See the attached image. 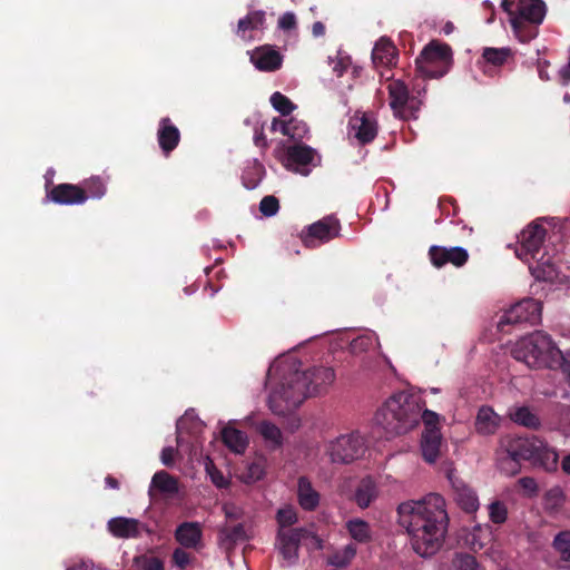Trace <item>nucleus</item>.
I'll return each mask as SVG.
<instances>
[{"label":"nucleus","instance_id":"2eb2a0df","mask_svg":"<svg viewBox=\"0 0 570 570\" xmlns=\"http://www.w3.org/2000/svg\"><path fill=\"white\" fill-rule=\"evenodd\" d=\"M448 480L451 483L458 505L468 513L475 512L479 508V500L473 489L459 478L453 470L448 472Z\"/></svg>","mask_w":570,"mask_h":570},{"label":"nucleus","instance_id":"7c9ffc66","mask_svg":"<svg viewBox=\"0 0 570 570\" xmlns=\"http://www.w3.org/2000/svg\"><path fill=\"white\" fill-rule=\"evenodd\" d=\"M151 485L166 495H174L179 491L178 480L166 471L156 472Z\"/></svg>","mask_w":570,"mask_h":570},{"label":"nucleus","instance_id":"864d4df0","mask_svg":"<svg viewBox=\"0 0 570 570\" xmlns=\"http://www.w3.org/2000/svg\"><path fill=\"white\" fill-rule=\"evenodd\" d=\"M428 78H422L419 72H416V77L412 83V95H415L420 98L423 94H425V80Z\"/></svg>","mask_w":570,"mask_h":570},{"label":"nucleus","instance_id":"6e6d98bb","mask_svg":"<svg viewBox=\"0 0 570 570\" xmlns=\"http://www.w3.org/2000/svg\"><path fill=\"white\" fill-rule=\"evenodd\" d=\"M264 475V469L261 463H253L248 468V478L252 481H258Z\"/></svg>","mask_w":570,"mask_h":570},{"label":"nucleus","instance_id":"09e8293b","mask_svg":"<svg viewBox=\"0 0 570 570\" xmlns=\"http://www.w3.org/2000/svg\"><path fill=\"white\" fill-rule=\"evenodd\" d=\"M173 562L179 569H185L190 563V554L185 550V548H177L173 552Z\"/></svg>","mask_w":570,"mask_h":570},{"label":"nucleus","instance_id":"dca6fc26","mask_svg":"<svg viewBox=\"0 0 570 570\" xmlns=\"http://www.w3.org/2000/svg\"><path fill=\"white\" fill-rule=\"evenodd\" d=\"M315 150L306 145H294L286 149V158L284 165L286 168L292 169L302 175H308V165L313 164Z\"/></svg>","mask_w":570,"mask_h":570},{"label":"nucleus","instance_id":"a18cd8bd","mask_svg":"<svg viewBox=\"0 0 570 570\" xmlns=\"http://www.w3.org/2000/svg\"><path fill=\"white\" fill-rule=\"evenodd\" d=\"M259 210L266 217H272L276 215L277 212L279 210L278 199L273 195L263 197V199L259 203Z\"/></svg>","mask_w":570,"mask_h":570},{"label":"nucleus","instance_id":"13d9d810","mask_svg":"<svg viewBox=\"0 0 570 570\" xmlns=\"http://www.w3.org/2000/svg\"><path fill=\"white\" fill-rule=\"evenodd\" d=\"M247 30H252V22L248 17H244L238 20L237 23V35L245 39V33Z\"/></svg>","mask_w":570,"mask_h":570},{"label":"nucleus","instance_id":"a211bd4d","mask_svg":"<svg viewBox=\"0 0 570 570\" xmlns=\"http://www.w3.org/2000/svg\"><path fill=\"white\" fill-rule=\"evenodd\" d=\"M250 61L258 70L272 72L282 67L283 57L272 46H261L253 51Z\"/></svg>","mask_w":570,"mask_h":570},{"label":"nucleus","instance_id":"412c9836","mask_svg":"<svg viewBox=\"0 0 570 570\" xmlns=\"http://www.w3.org/2000/svg\"><path fill=\"white\" fill-rule=\"evenodd\" d=\"M157 139L164 155L168 156L180 141V131L168 117L161 118L157 130Z\"/></svg>","mask_w":570,"mask_h":570},{"label":"nucleus","instance_id":"4c0bfd02","mask_svg":"<svg viewBox=\"0 0 570 570\" xmlns=\"http://www.w3.org/2000/svg\"><path fill=\"white\" fill-rule=\"evenodd\" d=\"M566 502V494L560 487H553L544 494V509L550 513L560 511Z\"/></svg>","mask_w":570,"mask_h":570},{"label":"nucleus","instance_id":"79ce46f5","mask_svg":"<svg viewBox=\"0 0 570 570\" xmlns=\"http://www.w3.org/2000/svg\"><path fill=\"white\" fill-rule=\"evenodd\" d=\"M206 473L209 475L210 481L218 489H225L229 485V480L226 479L223 472L215 465V463L207 458L205 463Z\"/></svg>","mask_w":570,"mask_h":570},{"label":"nucleus","instance_id":"a19ab883","mask_svg":"<svg viewBox=\"0 0 570 570\" xmlns=\"http://www.w3.org/2000/svg\"><path fill=\"white\" fill-rule=\"evenodd\" d=\"M297 512L292 505L279 509L276 513V521L279 529H292L291 527L297 522Z\"/></svg>","mask_w":570,"mask_h":570},{"label":"nucleus","instance_id":"f8f14e48","mask_svg":"<svg viewBox=\"0 0 570 570\" xmlns=\"http://www.w3.org/2000/svg\"><path fill=\"white\" fill-rule=\"evenodd\" d=\"M541 318V303L534 298H524L512 305L498 322V328L504 332L509 324H537Z\"/></svg>","mask_w":570,"mask_h":570},{"label":"nucleus","instance_id":"ddd939ff","mask_svg":"<svg viewBox=\"0 0 570 570\" xmlns=\"http://www.w3.org/2000/svg\"><path fill=\"white\" fill-rule=\"evenodd\" d=\"M311 531L306 528L278 529L276 534V546L288 566L295 564L298 560V549L301 541L308 538Z\"/></svg>","mask_w":570,"mask_h":570},{"label":"nucleus","instance_id":"6ab92c4d","mask_svg":"<svg viewBox=\"0 0 570 570\" xmlns=\"http://www.w3.org/2000/svg\"><path fill=\"white\" fill-rule=\"evenodd\" d=\"M175 540L185 549L202 547L203 529L199 522L185 521L175 530Z\"/></svg>","mask_w":570,"mask_h":570},{"label":"nucleus","instance_id":"a878e982","mask_svg":"<svg viewBox=\"0 0 570 570\" xmlns=\"http://www.w3.org/2000/svg\"><path fill=\"white\" fill-rule=\"evenodd\" d=\"M139 522L136 519L114 518L108 522L109 531L118 538H136L139 534Z\"/></svg>","mask_w":570,"mask_h":570},{"label":"nucleus","instance_id":"680f3d73","mask_svg":"<svg viewBox=\"0 0 570 570\" xmlns=\"http://www.w3.org/2000/svg\"><path fill=\"white\" fill-rule=\"evenodd\" d=\"M517 2L514 0H502L501 7L503 11H505L509 16V21L512 20V16H514Z\"/></svg>","mask_w":570,"mask_h":570},{"label":"nucleus","instance_id":"2f4dec72","mask_svg":"<svg viewBox=\"0 0 570 570\" xmlns=\"http://www.w3.org/2000/svg\"><path fill=\"white\" fill-rule=\"evenodd\" d=\"M497 415L491 407L482 406L476 415L475 428L479 433L493 434L498 429Z\"/></svg>","mask_w":570,"mask_h":570},{"label":"nucleus","instance_id":"3c124183","mask_svg":"<svg viewBox=\"0 0 570 570\" xmlns=\"http://www.w3.org/2000/svg\"><path fill=\"white\" fill-rule=\"evenodd\" d=\"M520 487L528 495H535L538 492V484L531 476H523L519 480Z\"/></svg>","mask_w":570,"mask_h":570},{"label":"nucleus","instance_id":"4468645a","mask_svg":"<svg viewBox=\"0 0 570 570\" xmlns=\"http://www.w3.org/2000/svg\"><path fill=\"white\" fill-rule=\"evenodd\" d=\"M429 257L433 266L441 268L446 264L455 267H462L469 261V253L460 246L445 247L432 245L429 248Z\"/></svg>","mask_w":570,"mask_h":570},{"label":"nucleus","instance_id":"37998d69","mask_svg":"<svg viewBox=\"0 0 570 570\" xmlns=\"http://www.w3.org/2000/svg\"><path fill=\"white\" fill-rule=\"evenodd\" d=\"M453 564L458 570H480L475 557L470 553H456Z\"/></svg>","mask_w":570,"mask_h":570},{"label":"nucleus","instance_id":"49530a36","mask_svg":"<svg viewBox=\"0 0 570 570\" xmlns=\"http://www.w3.org/2000/svg\"><path fill=\"white\" fill-rule=\"evenodd\" d=\"M489 515L492 522L501 524L508 517L507 507L500 501H494L489 505Z\"/></svg>","mask_w":570,"mask_h":570},{"label":"nucleus","instance_id":"393cba45","mask_svg":"<svg viewBox=\"0 0 570 570\" xmlns=\"http://www.w3.org/2000/svg\"><path fill=\"white\" fill-rule=\"evenodd\" d=\"M509 417L518 425L530 430H539L542 425L541 419L527 405L517 406L510 410Z\"/></svg>","mask_w":570,"mask_h":570},{"label":"nucleus","instance_id":"f03ea898","mask_svg":"<svg viewBox=\"0 0 570 570\" xmlns=\"http://www.w3.org/2000/svg\"><path fill=\"white\" fill-rule=\"evenodd\" d=\"M335 381L332 367L312 366L306 371H294L283 376L282 382L268 397V406L276 415H285L298 407L304 400L326 392Z\"/></svg>","mask_w":570,"mask_h":570},{"label":"nucleus","instance_id":"f257e3e1","mask_svg":"<svg viewBox=\"0 0 570 570\" xmlns=\"http://www.w3.org/2000/svg\"><path fill=\"white\" fill-rule=\"evenodd\" d=\"M397 513L399 523L406 529L412 548L419 556L431 557L441 549L449 524L442 495L430 493L421 501L403 502Z\"/></svg>","mask_w":570,"mask_h":570},{"label":"nucleus","instance_id":"ea45409f","mask_svg":"<svg viewBox=\"0 0 570 570\" xmlns=\"http://www.w3.org/2000/svg\"><path fill=\"white\" fill-rule=\"evenodd\" d=\"M269 100L273 108L277 110L282 116H288L296 109V105L279 91L274 92Z\"/></svg>","mask_w":570,"mask_h":570},{"label":"nucleus","instance_id":"20e7f679","mask_svg":"<svg viewBox=\"0 0 570 570\" xmlns=\"http://www.w3.org/2000/svg\"><path fill=\"white\" fill-rule=\"evenodd\" d=\"M501 448L507 456L500 460V466L508 474L518 473L521 461H529L547 472L557 471L558 453L538 436L507 435L501 439Z\"/></svg>","mask_w":570,"mask_h":570},{"label":"nucleus","instance_id":"603ef678","mask_svg":"<svg viewBox=\"0 0 570 570\" xmlns=\"http://www.w3.org/2000/svg\"><path fill=\"white\" fill-rule=\"evenodd\" d=\"M247 17L252 22V30L258 29L265 23V12L263 10L252 11Z\"/></svg>","mask_w":570,"mask_h":570},{"label":"nucleus","instance_id":"0e129e2a","mask_svg":"<svg viewBox=\"0 0 570 570\" xmlns=\"http://www.w3.org/2000/svg\"><path fill=\"white\" fill-rule=\"evenodd\" d=\"M549 67V61H539L538 62V73L541 80L547 81L549 80V75L547 71V68Z\"/></svg>","mask_w":570,"mask_h":570},{"label":"nucleus","instance_id":"c9c22d12","mask_svg":"<svg viewBox=\"0 0 570 570\" xmlns=\"http://www.w3.org/2000/svg\"><path fill=\"white\" fill-rule=\"evenodd\" d=\"M356 556V547L348 543L342 550H336L327 558V563L335 568H345Z\"/></svg>","mask_w":570,"mask_h":570},{"label":"nucleus","instance_id":"0eeeda50","mask_svg":"<svg viewBox=\"0 0 570 570\" xmlns=\"http://www.w3.org/2000/svg\"><path fill=\"white\" fill-rule=\"evenodd\" d=\"M546 13L547 6L542 0H518L514 16L510 20L513 36L521 43L535 39Z\"/></svg>","mask_w":570,"mask_h":570},{"label":"nucleus","instance_id":"4d7b16f0","mask_svg":"<svg viewBox=\"0 0 570 570\" xmlns=\"http://www.w3.org/2000/svg\"><path fill=\"white\" fill-rule=\"evenodd\" d=\"M254 144L255 146L262 148L263 150H266L268 148V141L264 134L263 128L255 129Z\"/></svg>","mask_w":570,"mask_h":570},{"label":"nucleus","instance_id":"f3484780","mask_svg":"<svg viewBox=\"0 0 570 570\" xmlns=\"http://www.w3.org/2000/svg\"><path fill=\"white\" fill-rule=\"evenodd\" d=\"M47 198L59 205H82L86 203L85 191L79 185L61 183L47 190Z\"/></svg>","mask_w":570,"mask_h":570},{"label":"nucleus","instance_id":"bb28decb","mask_svg":"<svg viewBox=\"0 0 570 570\" xmlns=\"http://www.w3.org/2000/svg\"><path fill=\"white\" fill-rule=\"evenodd\" d=\"M256 431L264 439L269 450H278L283 445V433L281 429L271 421H261L256 424Z\"/></svg>","mask_w":570,"mask_h":570},{"label":"nucleus","instance_id":"774afa93","mask_svg":"<svg viewBox=\"0 0 570 570\" xmlns=\"http://www.w3.org/2000/svg\"><path fill=\"white\" fill-rule=\"evenodd\" d=\"M561 469L566 474H570V453L562 459Z\"/></svg>","mask_w":570,"mask_h":570},{"label":"nucleus","instance_id":"473e14b6","mask_svg":"<svg viewBox=\"0 0 570 570\" xmlns=\"http://www.w3.org/2000/svg\"><path fill=\"white\" fill-rule=\"evenodd\" d=\"M395 55L396 48L393 42L389 39L382 38L375 43L372 58L374 62L389 65L394 60Z\"/></svg>","mask_w":570,"mask_h":570},{"label":"nucleus","instance_id":"5fc2aeb1","mask_svg":"<svg viewBox=\"0 0 570 570\" xmlns=\"http://www.w3.org/2000/svg\"><path fill=\"white\" fill-rule=\"evenodd\" d=\"M176 450L171 446H166L161 450V462L166 466H171L174 464V456H175Z\"/></svg>","mask_w":570,"mask_h":570},{"label":"nucleus","instance_id":"c03bdc74","mask_svg":"<svg viewBox=\"0 0 570 570\" xmlns=\"http://www.w3.org/2000/svg\"><path fill=\"white\" fill-rule=\"evenodd\" d=\"M295 119H289L288 121L281 120L278 118H274L272 121L271 129L273 131H281L284 136H288L292 139H295L296 136L302 135V132H296L294 130Z\"/></svg>","mask_w":570,"mask_h":570},{"label":"nucleus","instance_id":"9d476101","mask_svg":"<svg viewBox=\"0 0 570 570\" xmlns=\"http://www.w3.org/2000/svg\"><path fill=\"white\" fill-rule=\"evenodd\" d=\"M366 450L365 440L358 432L342 434L327 445V454L333 463L348 464Z\"/></svg>","mask_w":570,"mask_h":570},{"label":"nucleus","instance_id":"cd10ccee","mask_svg":"<svg viewBox=\"0 0 570 570\" xmlns=\"http://www.w3.org/2000/svg\"><path fill=\"white\" fill-rule=\"evenodd\" d=\"M222 439L224 444L235 453H244L248 445L246 433L232 426H225L222 430Z\"/></svg>","mask_w":570,"mask_h":570},{"label":"nucleus","instance_id":"6e6552de","mask_svg":"<svg viewBox=\"0 0 570 570\" xmlns=\"http://www.w3.org/2000/svg\"><path fill=\"white\" fill-rule=\"evenodd\" d=\"M451 61V47L433 40L415 59V72H419L422 78H441L449 71Z\"/></svg>","mask_w":570,"mask_h":570},{"label":"nucleus","instance_id":"bf43d9fd","mask_svg":"<svg viewBox=\"0 0 570 570\" xmlns=\"http://www.w3.org/2000/svg\"><path fill=\"white\" fill-rule=\"evenodd\" d=\"M142 570H164V563L159 558H149L146 560Z\"/></svg>","mask_w":570,"mask_h":570},{"label":"nucleus","instance_id":"4be33fe9","mask_svg":"<svg viewBox=\"0 0 570 570\" xmlns=\"http://www.w3.org/2000/svg\"><path fill=\"white\" fill-rule=\"evenodd\" d=\"M320 493L313 488L306 476H299L297 482V500L305 511H314L320 504Z\"/></svg>","mask_w":570,"mask_h":570},{"label":"nucleus","instance_id":"e2e57ef3","mask_svg":"<svg viewBox=\"0 0 570 570\" xmlns=\"http://www.w3.org/2000/svg\"><path fill=\"white\" fill-rule=\"evenodd\" d=\"M67 570H94V563L90 561L81 560L71 567H68Z\"/></svg>","mask_w":570,"mask_h":570},{"label":"nucleus","instance_id":"052dcab7","mask_svg":"<svg viewBox=\"0 0 570 570\" xmlns=\"http://www.w3.org/2000/svg\"><path fill=\"white\" fill-rule=\"evenodd\" d=\"M223 509L228 520H238L240 518V511L236 507L225 504Z\"/></svg>","mask_w":570,"mask_h":570},{"label":"nucleus","instance_id":"c85d7f7f","mask_svg":"<svg viewBox=\"0 0 570 570\" xmlns=\"http://www.w3.org/2000/svg\"><path fill=\"white\" fill-rule=\"evenodd\" d=\"M377 489L375 482L370 478H364L360 481L354 500L361 509L370 507V504L376 499Z\"/></svg>","mask_w":570,"mask_h":570},{"label":"nucleus","instance_id":"69168bd1","mask_svg":"<svg viewBox=\"0 0 570 570\" xmlns=\"http://www.w3.org/2000/svg\"><path fill=\"white\" fill-rule=\"evenodd\" d=\"M293 128H294V130H295L296 132H302V135L296 136V138H295V139H302V138H304V137H305V135L308 132V128H307L306 124H305V122H302V121H297L296 119H295V122H294V127H293Z\"/></svg>","mask_w":570,"mask_h":570},{"label":"nucleus","instance_id":"9b49d317","mask_svg":"<svg viewBox=\"0 0 570 570\" xmlns=\"http://www.w3.org/2000/svg\"><path fill=\"white\" fill-rule=\"evenodd\" d=\"M341 223L334 215H327L322 219L305 227L299 237L306 248L314 249L322 244L340 237Z\"/></svg>","mask_w":570,"mask_h":570},{"label":"nucleus","instance_id":"338daca9","mask_svg":"<svg viewBox=\"0 0 570 570\" xmlns=\"http://www.w3.org/2000/svg\"><path fill=\"white\" fill-rule=\"evenodd\" d=\"M313 35L318 37V36H323L325 33V26L321 22V21H316L314 24H313Z\"/></svg>","mask_w":570,"mask_h":570},{"label":"nucleus","instance_id":"58836bf2","mask_svg":"<svg viewBox=\"0 0 570 570\" xmlns=\"http://www.w3.org/2000/svg\"><path fill=\"white\" fill-rule=\"evenodd\" d=\"M552 547L560 554L562 561H570V530L557 533Z\"/></svg>","mask_w":570,"mask_h":570},{"label":"nucleus","instance_id":"72a5a7b5","mask_svg":"<svg viewBox=\"0 0 570 570\" xmlns=\"http://www.w3.org/2000/svg\"><path fill=\"white\" fill-rule=\"evenodd\" d=\"M346 529L356 542L368 543L372 540L370 524L362 519H352L346 522Z\"/></svg>","mask_w":570,"mask_h":570},{"label":"nucleus","instance_id":"8fccbe9b","mask_svg":"<svg viewBox=\"0 0 570 570\" xmlns=\"http://www.w3.org/2000/svg\"><path fill=\"white\" fill-rule=\"evenodd\" d=\"M297 21L293 12H285L278 19V28L284 31H289L296 28Z\"/></svg>","mask_w":570,"mask_h":570},{"label":"nucleus","instance_id":"7ed1b4c3","mask_svg":"<svg viewBox=\"0 0 570 570\" xmlns=\"http://www.w3.org/2000/svg\"><path fill=\"white\" fill-rule=\"evenodd\" d=\"M421 419L425 424L424 431L440 430L438 414L423 411L419 399L404 392L392 395L375 414V422L385 431L387 438L407 433Z\"/></svg>","mask_w":570,"mask_h":570},{"label":"nucleus","instance_id":"c756f323","mask_svg":"<svg viewBox=\"0 0 570 570\" xmlns=\"http://www.w3.org/2000/svg\"><path fill=\"white\" fill-rule=\"evenodd\" d=\"M265 175V168L258 159L247 161L242 174L243 185L247 189H254L258 186Z\"/></svg>","mask_w":570,"mask_h":570},{"label":"nucleus","instance_id":"aec40b11","mask_svg":"<svg viewBox=\"0 0 570 570\" xmlns=\"http://www.w3.org/2000/svg\"><path fill=\"white\" fill-rule=\"evenodd\" d=\"M350 124L354 131V137L360 145L370 144L377 136V122L375 118L368 114L364 112L361 117L354 116Z\"/></svg>","mask_w":570,"mask_h":570},{"label":"nucleus","instance_id":"e433bc0d","mask_svg":"<svg viewBox=\"0 0 570 570\" xmlns=\"http://www.w3.org/2000/svg\"><path fill=\"white\" fill-rule=\"evenodd\" d=\"M513 56V52L510 48H492L487 47L483 49L482 57L483 59L495 67L503 66L509 58Z\"/></svg>","mask_w":570,"mask_h":570},{"label":"nucleus","instance_id":"5701e85b","mask_svg":"<svg viewBox=\"0 0 570 570\" xmlns=\"http://www.w3.org/2000/svg\"><path fill=\"white\" fill-rule=\"evenodd\" d=\"M248 540L249 535L247 534L243 523L225 525L222 527L218 531L219 544L225 550H232L238 542H245Z\"/></svg>","mask_w":570,"mask_h":570},{"label":"nucleus","instance_id":"f704fd0d","mask_svg":"<svg viewBox=\"0 0 570 570\" xmlns=\"http://www.w3.org/2000/svg\"><path fill=\"white\" fill-rule=\"evenodd\" d=\"M79 186L85 191L86 202L89 198L100 199L107 193L106 181L99 176H91Z\"/></svg>","mask_w":570,"mask_h":570},{"label":"nucleus","instance_id":"b1692460","mask_svg":"<svg viewBox=\"0 0 570 570\" xmlns=\"http://www.w3.org/2000/svg\"><path fill=\"white\" fill-rule=\"evenodd\" d=\"M441 440L440 430H430L422 433L421 450L426 462L433 463L436 461L440 454Z\"/></svg>","mask_w":570,"mask_h":570},{"label":"nucleus","instance_id":"1a4fd4ad","mask_svg":"<svg viewBox=\"0 0 570 570\" xmlns=\"http://www.w3.org/2000/svg\"><path fill=\"white\" fill-rule=\"evenodd\" d=\"M390 107L395 117L409 120L416 119L422 100L410 94L409 87L402 80H393L387 85Z\"/></svg>","mask_w":570,"mask_h":570},{"label":"nucleus","instance_id":"39448f33","mask_svg":"<svg viewBox=\"0 0 570 570\" xmlns=\"http://www.w3.org/2000/svg\"><path fill=\"white\" fill-rule=\"evenodd\" d=\"M546 234L547 230L540 223L532 222L521 232L515 254L524 262L534 261L529 269L538 281L554 282L559 276L558 267L553 258L542 252Z\"/></svg>","mask_w":570,"mask_h":570},{"label":"nucleus","instance_id":"423d86ee","mask_svg":"<svg viewBox=\"0 0 570 570\" xmlns=\"http://www.w3.org/2000/svg\"><path fill=\"white\" fill-rule=\"evenodd\" d=\"M512 356L530 368H556L560 350L551 337L542 331H535L519 340L513 346Z\"/></svg>","mask_w":570,"mask_h":570},{"label":"nucleus","instance_id":"de8ad7c7","mask_svg":"<svg viewBox=\"0 0 570 570\" xmlns=\"http://www.w3.org/2000/svg\"><path fill=\"white\" fill-rule=\"evenodd\" d=\"M560 367L570 385V348L566 352L560 351V358L556 362V368Z\"/></svg>","mask_w":570,"mask_h":570}]
</instances>
